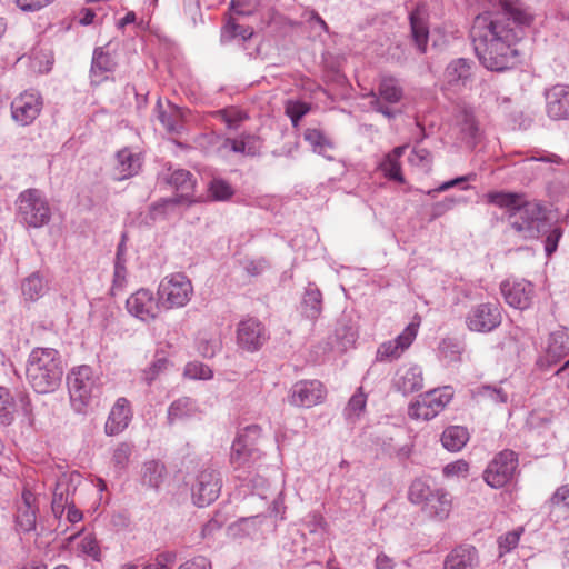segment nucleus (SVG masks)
Instances as JSON below:
<instances>
[{
  "mask_svg": "<svg viewBox=\"0 0 569 569\" xmlns=\"http://www.w3.org/2000/svg\"><path fill=\"white\" fill-rule=\"evenodd\" d=\"M499 7L496 12L478 14L470 31L478 59L491 71H503L516 62V44L532 21L519 0H499Z\"/></svg>",
  "mask_w": 569,
  "mask_h": 569,
  "instance_id": "obj_1",
  "label": "nucleus"
},
{
  "mask_svg": "<svg viewBox=\"0 0 569 569\" xmlns=\"http://www.w3.org/2000/svg\"><path fill=\"white\" fill-rule=\"evenodd\" d=\"M487 201L508 211L509 223L521 238L536 239L547 232L546 208L540 202L503 191L488 193Z\"/></svg>",
  "mask_w": 569,
  "mask_h": 569,
  "instance_id": "obj_2",
  "label": "nucleus"
},
{
  "mask_svg": "<svg viewBox=\"0 0 569 569\" xmlns=\"http://www.w3.org/2000/svg\"><path fill=\"white\" fill-rule=\"evenodd\" d=\"M63 368L58 350L34 348L27 361V380L38 393L54 391L62 379Z\"/></svg>",
  "mask_w": 569,
  "mask_h": 569,
  "instance_id": "obj_3",
  "label": "nucleus"
},
{
  "mask_svg": "<svg viewBox=\"0 0 569 569\" xmlns=\"http://www.w3.org/2000/svg\"><path fill=\"white\" fill-rule=\"evenodd\" d=\"M408 498L413 505L420 506L422 513L435 520L449 517L452 500L443 488H432L426 480L416 479L409 487Z\"/></svg>",
  "mask_w": 569,
  "mask_h": 569,
  "instance_id": "obj_4",
  "label": "nucleus"
},
{
  "mask_svg": "<svg viewBox=\"0 0 569 569\" xmlns=\"http://www.w3.org/2000/svg\"><path fill=\"white\" fill-rule=\"evenodd\" d=\"M98 378L89 366L73 368L67 376L70 400L78 412H82L99 393Z\"/></svg>",
  "mask_w": 569,
  "mask_h": 569,
  "instance_id": "obj_5",
  "label": "nucleus"
},
{
  "mask_svg": "<svg viewBox=\"0 0 569 569\" xmlns=\"http://www.w3.org/2000/svg\"><path fill=\"white\" fill-rule=\"evenodd\" d=\"M19 220L31 228H41L49 223L51 208L48 200L38 189L21 192L17 200Z\"/></svg>",
  "mask_w": 569,
  "mask_h": 569,
  "instance_id": "obj_6",
  "label": "nucleus"
},
{
  "mask_svg": "<svg viewBox=\"0 0 569 569\" xmlns=\"http://www.w3.org/2000/svg\"><path fill=\"white\" fill-rule=\"evenodd\" d=\"M193 287L188 277L181 272L164 277L159 287V302L166 309L184 307L191 299Z\"/></svg>",
  "mask_w": 569,
  "mask_h": 569,
  "instance_id": "obj_7",
  "label": "nucleus"
},
{
  "mask_svg": "<svg viewBox=\"0 0 569 569\" xmlns=\"http://www.w3.org/2000/svg\"><path fill=\"white\" fill-rule=\"evenodd\" d=\"M451 387L435 389L423 395L409 405L408 415L415 420H430L441 412L452 399Z\"/></svg>",
  "mask_w": 569,
  "mask_h": 569,
  "instance_id": "obj_8",
  "label": "nucleus"
},
{
  "mask_svg": "<svg viewBox=\"0 0 569 569\" xmlns=\"http://www.w3.org/2000/svg\"><path fill=\"white\" fill-rule=\"evenodd\" d=\"M169 183L176 189L177 194L176 197L163 199L154 203L151 207L153 218H156L157 214H164L169 207L183 203L190 206L196 202L193 199L196 181L189 171L183 169L173 171L170 176Z\"/></svg>",
  "mask_w": 569,
  "mask_h": 569,
  "instance_id": "obj_9",
  "label": "nucleus"
},
{
  "mask_svg": "<svg viewBox=\"0 0 569 569\" xmlns=\"http://www.w3.org/2000/svg\"><path fill=\"white\" fill-rule=\"evenodd\" d=\"M259 436L260 428L256 425H251L234 439L230 453V463L233 466L234 470L241 468L249 469L260 458V452L253 443V440Z\"/></svg>",
  "mask_w": 569,
  "mask_h": 569,
  "instance_id": "obj_10",
  "label": "nucleus"
},
{
  "mask_svg": "<svg viewBox=\"0 0 569 569\" xmlns=\"http://www.w3.org/2000/svg\"><path fill=\"white\" fill-rule=\"evenodd\" d=\"M367 97L370 98V107L372 110L383 114L388 119H393L397 112L391 107L383 104L382 101L388 104L400 102L403 97V89L396 78L383 76L378 86V93L370 91Z\"/></svg>",
  "mask_w": 569,
  "mask_h": 569,
  "instance_id": "obj_11",
  "label": "nucleus"
},
{
  "mask_svg": "<svg viewBox=\"0 0 569 569\" xmlns=\"http://www.w3.org/2000/svg\"><path fill=\"white\" fill-rule=\"evenodd\" d=\"M517 467V453L508 449L502 450L486 468L483 479L492 488H502L512 479Z\"/></svg>",
  "mask_w": 569,
  "mask_h": 569,
  "instance_id": "obj_12",
  "label": "nucleus"
},
{
  "mask_svg": "<svg viewBox=\"0 0 569 569\" xmlns=\"http://www.w3.org/2000/svg\"><path fill=\"white\" fill-rule=\"evenodd\" d=\"M501 308L498 302H483L473 306L466 316V325L475 332H490L500 326Z\"/></svg>",
  "mask_w": 569,
  "mask_h": 569,
  "instance_id": "obj_13",
  "label": "nucleus"
},
{
  "mask_svg": "<svg viewBox=\"0 0 569 569\" xmlns=\"http://www.w3.org/2000/svg\"><path fill=\"white\" fill-rule=\"evenodd\" d=\"M254 30L250 26L238 23L233 14H229L226 18V22L220 30V42L222 44H229L233 41H238L243 50L248 51L247 56L249 59H259L261 56V44L258 43L252 51H249L248 43L253 38Z\"/></svg>",
  "mask_w": 569,
  "mask_h": 569,
  "instance_id": "obj_14",
  "label": "nucleus"
},
{
  "mask_svg": "<svg viewBox=\"0 0 569 569\" xmlns=\"http://www.w3.org/2000/svg\"><path fill=\"white\" fill-rule=\"evenodd\" d=\"M221 480L219 473L211 469L199 472L192 486V500L198 507H206L213 502L220 493Z\"/></svg>",
  "mask_w": 569,
  "mask_h": 569,
  "instance_id": "obj_15",
  "label": "nucleus"
},
{
  "mask_svg": "<svg viewBox=\"0 0 569 569\" xmlns=\"http://www.w3.org/2000/svg\"><path fill=\"white\" fill-rule=\"evenodd\" d=\"M325 397L326 389L320 381L302 380L291 387L288 401L295 407L311 408L321 403Z\"/></svg>",
  "mask_w": 569,
  "mask_h": 569,
  "instance_id": "obj_16",
  "label": "nucleus"
},
{
  "mask_svg": "<svg viewBox=\"0 0 569 569\" xmlns=\"http://www.w3.org/2000/svg\"><path fill=\"white\" fill-rule=\"evenodd\" d=\"M545 111L555 121L569 120V84L557 83L543 92Z\"/></svg>",
  "mask_w": 569,
  "mask_h": 569,
  "instance_id": "obj_17",
  "label": "nucleus"
},
{
  "mask_svg": "<svg viewBox=\"0 0 569 569\" xmlns=\"http://www.w3.org/2000/svg\"><path fill=\"white\" fill-rule=\"evenodd\" d=\"M506 302L516 309H528L533 299L535 287L525 279L506 280L500 286Z\"/></svg>",
  "mask_w": 569,
  "mask_h": 569,
  "instance_id": "obj_18",
  "label": "nucleus"
},
{
  "mask_svg": "<svg viewBox=\"0 0 569 569\" xmlns=\"http://www.w3.org/2000/svg\"><path fill=\"white\" fill-rule=\"evenodd\" d=\"M268 339L264 326L256 318L241 320L237 329V342L240 348L253 352L259 350Z\"/></svg>",
  "mask_w": 569,
  "mask_h": 569,
  "instance_id": "obj_19",
  "label": "nucleus"
},
{
  "mask_svg": "<svg viewBox=\"0 0 569 569\" xmlns=\"http://www.w3.org/2000/svg\"><path fill=\"white\" fill-rule=\"evenodd\" d=\"M42 109V99L36 92L26 91L11 102V114L16 122L21 126L32 123Z\"/></svg>",
  "mask_w": 569,
  "mask_h": 569,
  "instance_id": "obj_20",
  "label": "nucleus"
},
{
  "mask_svg": "<svg viewBox=\"0 0 569 569\" xmlns=\"http://www.w3.org/2000/svg\"><path fill=\"white\" fill-rule=\"evenodd\" d=\"M153 293L148 289H139L126 301L128 312L141 321L154 320L159 312V306Z\"/></svg>",
  "mask_w": 569,
  "mask_h": 569,
  "instance_id": "obj_21",
  "label": "nucleus"
},
{
  "mask_svg": "<svg viewBox=\"0 0 569 569\" xmlns=\"http://www.w3.org/2000/svg\"><path fill=\"white\" fill-rule=\"evenodd\" d=\"M420 321H411L405 330L393 340L383 342L377 351V360L387 361L397 359L410 347L415 340Z\"/></svg>",
  "mask_w": 569,
  "mask_h": 569,
  "instance_id": "obj_22",
  "label": "nucleus"
},
{
  "mask_svg": "<svg viewBox=\"0 0 569 569\" xmlns=\"http://www.w3.org/2000/svg\"><path fill=\"white\" fill-rule=\"evenodd\" d=\"M478 566V551L470 545L456 547L446 556L443 561V569H476Z\"/></svg>",
  "mask_w": 569,
  "mask_h": 569,
  "instance_id": "obj_23",
  "label": "nucleus"
},
{
  "mask_svg": "<svg viewBox=\"0 0 569 569\" xmlns=\"http://www.w3.org/2000/svg\"><path fill=\"white\" fill-rule=\"evenodd\" d=\"M36 496L30 490L24 489L21 495V501L18 505L16 522L20 530L30 532L36 529L38 507L36 506Z\"/></svg>",
  "mask_w": 569,
  "mask_h": 569,
  "instance_id": "obj_24",
  "label": "nucleus"
},
{
  "mask_svg": "<svg viewBox=\"0 0 569 569\" xmlns=\"http://www.w3.org/2000/svg\"><path fill=\"white\" fill-rule=\"evenodd\" d=\"M132 417L130 403L126 398H119L106 421L104 430L108 436L122 432L129 425Z\"/></svg>",
  "mask_w": 569,
  "mask_h": 569,
  "instance_id": "obj_25",
  "label": "nucleus"
},
{
  "mask_svg": "<svg viewBox=\"0 0 569 569\" xmlns=\"http://www.w3.org/2000/svg\"><path fill=\"white\" fill-rule=\"evenodd\" d=\"M74 490L71 477L63 475L58 478L51 502V509L56 518L60 519L66 508L73 503L71 497Z\"/></svg>",
  "mask_w": 569,
  "mask_h": 569,
  "instance_id": "obj_26",
  "label": "nucleus"
},
{
  "mask_svg": "<svg viewBox=\"0 0 569 569\" xmlns=\"http://www.w3.org/2000/svg\"><path fill=\"white\" fill-rule=\"evenodd\" d=\"M117 62L110 53L104 52L102 48H96L92 54L90 77L94 84L101 83L108 79V74L113 72Z\"/></svg>",
  "mask_w": 569,
  "mask_h": 569,
  "instance_id": "obj_27",
  "label": "nucleus"
},
{
  "mask_svg": "<svg viewBox=\"0 0 569 569\" xmlns=\"http://www.w3.org/2000/svg\"><path fill=\"white\" fill-rule=\"evenodd\" d=\"M141 168V159L129 148L119 150L116 154V167L118 180H124L133 177Z\"/></svg>",
  "mask_w": 569,
  "mask_h": 569,
  "instance_id": "obj_28",
  "label": "nucleus"
},
{
  "mask_svg": "<svg viewBox=\"0 0 569 569\" xmlns=\"http://www.w3.org/2000/svg\"><path fill=\"white\" fill-rule=\"evenodd\" d=\"M409 20L412 39L418 50L421 53H425L427 50L429 38V30L425 18V13L419 8H417L416 10L410 12Z\"/></svg>",
  "mask_w": 569,
  "mask_h": 569,
  "instance_id": "obj_29",
  "label": "nucleus"
},
{
  "mask_svg": "<svg viewBox=\"0 0 569 569\" xmlns=\"http://www.w3.org/2000/svg\"><path fill=\"white\" fill-rule=\"evenodd\" d=\"M301 311L302 315L310 320H316L321 315L322 295L313 283H309L305 289Z\"/></svg>",
  "mask_w": 569,
  "mask_h": 569,
  "instance_id": "obj_30",
  "label": "nucleus"
},
{
  "mask_svg": "<svg viewBox=\"0 0 569 569\" xmlns=\"http://www.w3.org/2000/svg\"><path fill=\"white\" fill-rule=\"evenodd\" d=\"M166 476V466L159 460L146 461L141 468L142 485L153 490H159Z\"/></svg>",
  "mask_w": 569,
  "mask_h": 569,
  "instance_id": "obj_31",
  "label": "nucleus"
},
{
  "mask_svg": "<svg viewBox=\"0 0 569 569\" xmlns=\"http://www.w3.org/2000/svg\"><path fill=\"white\" fill-rule=\"evenodd\" d=\"M405 150V146L396 147L392 151L387 153L383 160L380 162L379 169L389 180H393L399 183L405 182L399 162V159L403 154Z\"/></svg>",
  "mask_w": 569,
  "mask_h": 569,
  "instance_id": "obj_32",
  "label": "nucleus"
},
{
  "mask_svg": "<svg viewBox=\"0 0 569 569\" xmlns=\"http://www.w3.org/2000/svg\"><path fill=\"white\" fill-rule=\"evenodd\" d=\"M422 372L418 367H411L399 371L395 385L402 393H412L422 388Z\"/></svg>",
  "mask_w": 569,
  "mask_h": 569,
  "instance_id": "obj_33",
  "label": "nucleus"
},
{
  "mask_svg": "<svg viewBox=\"0 0 569 569\" xmlns=\"http://www.w3.org/2000/svg\"><path fill=\"white\" fill-rule=\"evenodd\" d=\"M469 440L467 428L461 426H450L441 435L443 447L452 452L460 451Z\"/></svg>",
  "mask_w": 569,
  "mask_h": 569,
  "instance_id": "obj_34",
  "label": "nucleus"
},
{
  "mask_svg": "<svg viewBox=\"0 0 569 569\" xmlns=\"http://www.w3.org/2000/svg\"><path fill=\"white\" fill-rule=\"evenodd\" d=\"M196 412V402L188 397H183L170 405L168 409V421L169 423H173L177 420L192 417Z\"/></svg>",
  "mask_w": 569,
  "mask_h": 569,
  "instance_id": "obj_35",
  "label": "nucleus"
},
{
  "mask_svg": "<svg viewBox=\"0 0 569 569\" xmlns=\"http://www.w3.org/2000/svg\"><path fill=\"white\" fill-rule=\"evenodd\" d=\"M470 76V63L467 59L459 58L448 64L445 71L449 84L465 82Z\"/></svg>",
  "mask_w": 569,
  "mask_h": 569,
  "instance_id": "obj_36",
  "label": "nucleus"
},
{
  "mask_svg": "<svg viewBox=\"0 0 569 569\" xmlns=\"http://www.w3.org/2000/svg\"><path fill=\"white\" fill-rule=\"evenodd\" d=\"M569 351L566 333L552 332L548 339L547 357L550 361L557 362Z\"/></svg>",
  "mask_w": 569,
  "mask_h": 569,
  "instance_id": "obj_37",
  "label": "nucleus"
},
{
  "mask_svg": "<svg viewBox=\"0 0 569 569\" xmlns=\"http://www.w3.org/2000/svg\"><path fill=\"white\" fill-rule=\"evenodd\" d=\"M16 401L10 390L0 386V425L10 426L14 421Z\"/></svg>",
  "mask_w": 569,
  "mask_h": 569,
  "instance_id": "obj_38",
  "label": "nucleus"
},
{
  "mask_svg": "<svg viewBox=\"0 0 569 569\" xmlns=\"http://www.w3.org/2000/svg\"><path fill=\"white\" fill-rule=\"evenodd\" d=\"M460 131L468 143L475 144L480 136V130L475 116L469 111H463L460 120Z\"/></svg>",
  "mask_w": 569,
  "mask_h": 569,
  "instance_id": "obj_39",
  "label": "nucleus"
},
{
  "mask_svg": "<svg viewBox=\"0 0 569 569\" xmlns=\"http://www.w3.org/2000/svg\"><path fill=\"white\" fill-rule=\"evenodd\" d=\"M303 138L312 146L313 151L319 154H325L328 149L332 148L331 141L319 129H307L303 133Z\"/></svg>",
  "mask_w": 569,
  "mask_h": 569,
  "instance_id": "obj_40",
  "label": "nucleus"
},
{
  "mask_svg": "<svg viewBox=\"0 0 569 569\" xmlns=\"http://www.w3.org/2000/svg\"><path fill=\"white\" fill-rule=\"evenodd\" d=\"M46 290L43 279L38 273H32L22 283V293L29 300H37Z\"/></svg>",
  "mask_w": 569,
  "mask_h": 569,
  "instance_id": "obj_41",
  "label": "nucleus"
},
{
  "mask_svg": "<svg viewBox=\"0 0 569 569\" xmlns=\"http://www.w3.org/2000/svg\"><path fill=\"white\" fill-rule=\"evenodd\" d=\"M367 403V397L360 387L357 392L350 398L345 409V415L348 420L358 419L363 412Z\"/></svg>",
  "mask_w": 569,
  "mask_h": 569,
  "instance_id": "obj_42",
  "label": "nucleus"
},
{
  "mask_svg": "<svg viewBox=\"0 0 569 569\" xmlns=\"http://www.w3.org/2000/svg\"><path fill=\"white\" fill-rule=\"evenodd\" d=\"M475 395L481 399L490 400L495 403H506L508 400V395L500 387H492L489 385H483L475 391Z\"/></svg>",
  "mask_w": 569,
  "mask_h": 569,
  "instance_id": "obj_43",
  "label": "nucleus"
},
{
  "mask_svg": "<svg viewBox=\"0 0 569 569\" xmlns=\"http://www.w3.org/2000/svg\"><path fill=\"white\" fill-rule=\"evenodd\" d=\"M183 375L190 379H211L213 372L211 368L202 362L192 361L186 365Z\"/></svg>",
  "mask_w": 569,
  "mask_h": 569,
  "instance_id": "obj_44",
  "label": "nucleus"
},
{
  "mask_svg": "<svg viewBox=\"0 0 569 569\" xmlns=\"http://www.w3.org/2000/svg\"><path fill=\"white\" fill-rule=\"evenodd\" d=\"M209 192L214 200H227L233 194L232 187L222 179H213L209 184Z\"/></svg>",
  "mask_w": 569,
  "mask_h": 569,
  "instance_id": "obj_45",
  "label": "nucleus"
},
{
  "mask_svg": "<svg viewBox=\"0 0 569 569\" xmlns=\"http://www.w3.org/2000/svg\"><path fill=\"white\" fill-rule=\"evenodd\" d=\"M547 505L550 511L560 507L569 509V485H563L557 488L547 501Z\"/></svg>",
  "mask_w": 569,
  "mask_h": 569,
  "instance_id": "obj_46",
  "label": "nucleus"
},
{
  "mask_svg": "<svg viewBox=\"0 0 569 569\" xmlns=\"http://www.w3.org/2000/svg\"><path fill=\"white\" fill-rule=\"evenodd\" d=\"M258 0H231L230 14L250 16L254 12Z\"/></svg>",
  "mask_w": 569,
  "mask_h": 569,
  "instance_id": "obj_47",
  "label": "nucleus"
},
{
  "mask_svg": "<svg viewBox=\"0 0 569 569\" xmlns=\"http://www.w3.org/2000/svg\"><path fill=\"white\" fill-rule=\"evenodd\" d=\"M124 259L121 257L120 249L117 252L113 272L112 290L121 289L126 282L127 269Z\"/></svg>",
  "mask_w": 569,
  "mask_h": 569,
  "instance_id": "obj_48",
  "label": "nucleus"
},
{
  "mask_svg": "<svg viewBox=\"0 0 569 569\" xmlns=\"http://www.w3.org/2000/svg\"><path fill=\"white\" fill-rule=\"evenodd\" d=\"M521 532L522 530H513L498 539L500 556L510 552L518 546Z\"/></svg>",
  "mask_w": 569,
  "mask_h": 569,
  "instance_id": "obj_49",
  "label": "nucleus"
},
{
  "mask_svg": "<svg viewBox=\"0 0 569 569\" xmlns=\"http://www.w3.org/2000/svg\"><path fill=\"white\" fill-rule=\"evenodd\" d=\"M131 453H132L131 445H129L127 442H122V443L118 445L113 451V457H112L114 465L117 467H119L120 469H124L129 462Z\"/></svg>",
  "mask_w": 569,
  "mask_h": 569,
  "instance_id": "obj_50",
  "label": "nucleus"
},
{
  "mask_svg": "<svg viewBox=\"0 0 569 569\" xmlns=\"http://www.w3.org/2000/svg\"><path fill=\"white\" fill-rule=\"evenodd\" d=\"M243 269L250 277H257L260 276L262 272H264L269 263L266 259L259 258V259H246L242 262Z\"/></svg>",
  "mask_w": 569,
  "mask_h": 569,
  "instance_id": "obj_51",
  "label": "nucleus"
},
{
  "mask_svg": "<svg viewBox=\"0 0 569 569\" xmlns=\"http://www.w3.org/2000/svg\"><path fill=\"white\" fill-rule=\"evenodd\" d=\"M309 107L303 102H290L287 106L286 112L291 119L293 127H297L301 118L307 114Z\"/></svg>",
  "mask_w": 569,
  "mask_h": 569,
  "instance_id": "obj_52",
  "label": "nucleus"
},
{
  "mask_svg": "<svg viewBox=\"0 0 569 569\" xmlns=\"http://www.w3.org/2000/svg\"><path fill=\"white\" fill-rule=\"evenodd\" d=\"M79 549L84 555L90 556L94 560H99L100 549L98 546V541L91 535H87L82 538V540L79 543Z\"/></svg>",
  "mask_w": 569,
  "mask_h": 569,
  "instance_id": "obj_53",
  "label": "nucleus"
},
{
  "mask_svg": "<svg viewBox=\"0 0 569 569\" xmlns=\"http://www.w3.org/2000/svg\"><path fill=\"white\" fill-rule=\"evenodd\" d=\"M218 339H207L204 337L198 340V351L206 358H212L219 350Z\"/></svg>",
  "mask_w": 569,
  "mask_h": 569,
  "instance_id": "obj_54",
  "label": "nucleus"
},
{
  "mask_svg": "<svg viewBox=\"0 0 569 569\" xmlns=\"http://www.w3.org/2000/svg\"><path fill=\"white\" fill-rule=\"evenodd\" d=\"M174 555L171 552H163L156 557V559L146 565L142 569H169L170 565L174 561Z\"/></svg>",
  "mask_w": 569,
  "mask_h": 569,
  "instance_id": "obj_55",
  "label": "nucleus"
},
{
  "mask_svg": "<svg viewBox=\"0 0 569 569\" xmlns=\"http://www.w3.org/2000/svg\"><path fill=\"white\" fill-rule=\"evenodd\" d=\"M457 202L458 200L453 198H446L442 201L436 202L431 209V218L437 219L443 216L446 212L451 210Z\"/></svg>",
  "mask_w": 569,
  "mask_h": 569,
  "instance_id": "obj_56",
  "label": "nucleus"
},
{
  "mask_svg": "<svg viewBox=\"0 0 569 569\" xmlns=\"http://www.w3.org/2000/svg\"><path fill=\"white\" fill-rule=\"evenodd\" d=\"M468 469H469V466L466 461L458 460V461H455V462H451V463H448L447 466H445L443 475L446 477L459 476V475L467 476Z\"/></svg>",
  "mask_w": 569,
  "mask_h": 569,
  "instance_id": "obj_57",
  "label": "nucleus"
},
{
  "mask_svg": "<svg viewBox=\"0 0 569 569\" xmlns=\"http://www.w3.org/2000/svg\"><path fill=\"white\" fill-rule=\"evenodd\" d=\"M220 113L228 128H237L246 118V116L238 110H222Z\"/></svg>",
  "mask_w": 569,
  "mask_h": 569,
  "instance_id": "obj_58",
  "label": "nucleus"
},
{
  "mask_svg": "<svg viewBox=\"0 0 569 569\" xmlns=\"http://www.w3.org/2000/svg\"><path fill=\"white\" fill-rule=\"evenodd\" d=\"M158 118L168 132H179L181 123L176 116L167 114L166 112H160Z\"/></svg>",
  "mask_w": 569,
  "mask_h": 569,
  "instance_id": "obj_59",
  "label": "nucleus"
},
{
  "mask_svg": "<svg viewBox=\"0 0 569 569\" xmlns=\"http://www.w3.org/2000/svg\"><path fill=\"white\" fill-rule=\"evenodd\" d=\"M52 0H16L18 8L24 12L38 11Z\"/></svg>",
  "mask_w": 569,
  "mask_h": 569,
  "instance_id": "obj_60",
  "label": "nucleus"
},
{
  "mask_svg": "<svg viewBox=\"0 0 569 569\" xmlns=\"http://www.w3.org/2000/svg\"><path fill=\"white\" fill-rule=\"evenodd\" d=\"M562 232L559 228H553L546 238L545 251L547 256H551L558 247L559 239Z\"/></svg>",
  "mask_w": 569,
  "mask_h": 569,
  "instance_id": "obj_61",
  "label": "nucleus"
},
{
  "mask_svg": "<svg viewBox=\"0 0 569 569\" xmlns=\"http://www.w3.org/2000/svg\"><path fill=\"white\" fill-rule=\"evenodd\" d=\"M178 569H212L211 562L202 556L194 557L181 566L178 567Z\"/></svg>",
  "mask_w": 569,
  "mask_h": 569,
  "instance_id": "obj_62",
  "label": "nucleus"
},
{
  "mask_svg": "<svg viewBox=\"0 0 569 569\" xmlns=\"http://www.w3.org/2000/svg\"><path fill=\"white\" fill-rule=\"evenodd\" d=\"M396 567V560L385 553L383 551H380L375 559V568L376 569H395Z\"/></svg>",
  "mask_w": 569,
  "mask_h": 569,
  "instance_id": "obj_63",
  "label": "nucleus"
},
{
  "mask_svg": "<svg viewBox=\"0 0 569 569\" xmlns=\"http://www.w3.org/2000/svg\"><path fill=\"white\" fill-rule=\"evenodd\" d=\"M307 14V21L312 29H319L322 32H328V26L326 21L315 10L309 11Z\"/></svg>",
  "mask_w": 569,
  "mask_h": 569,
  "instance_id": "obj_64",
  "label": "nucleus"
}]
</instances>
